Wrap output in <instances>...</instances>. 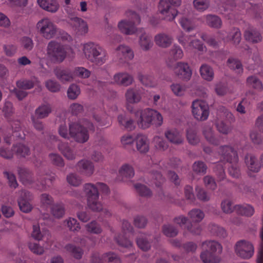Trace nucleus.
Masks as SVG:
<instances>
[{
	"instance_id": "1",
	"label": "nucleus",
	"mask_w": 263,
	"mask_h": 263,
	"mask_svg": "<svg viewBox=\"0 0 263 263\" xmlns=\"http://www.w3.org/2000/svg\"><path fill=\"white\" fill-rule=\"evenodd\" d=\"M95 127L93 124L89 120L84 119L81 124L79 123L72 122L69 125V130L65 124H62L59 128L60 135L68 139L69 136L73 138L76 141L83 143L87 142L89 139L88 130L93 132Z\"/></svg>"
},
{
	"instance_id": "2",
	"label": "nucleus",
	"mask_w": 263,
	"mask_h": 263,
	"mask_svg": "<svg viewBox=\"0 0 263 263\" xmlns=\"http://www.w3.org/2000/svg\"><path fill=\"white\" fill-rule=\"evenodd\" d=\"M99 190L104 194L109 193V187L104 183L97 182L95 184L88 183L84 184V191L87 196V205L93 211L99 212L102 210V214L105 217H109L111 216L110 212L106 209H103L102 203L99 201Z\"/></svg>"
},
{
	"instance_id": "3",
	"label": "nucleus",
	"mask_w": 263,
	"mask_h": 263,
	"mask_svg": "<svg viewBox=\"0 0 263 263\" xmlns=\"http://www.w3.org/2000/svg\"><path fill=\"white\" fill-rule=\"evenodd\" d=\"M82 51L85 58L97 66L103 65L108 59L106 50L95 42H88L84 44Z\"/></svg>"
},
{
	"instance_id": "4",
	"label": "nucleus",
	"mask_w": 263,
	"mask_h": 263,
	"mask_svg": "<svg viewBox=\"0 0 263 263\" xmlns=\"http://www.w3.org/2000/svg\"><path fill=\"white\" fill-rule=\"evenodd\" d=\"M135 116L136 118H139L138 124L143 129L149 127L151 124L160 126L163 123L162 115L157 110L152 109L137 110L135 112Z\"/></svg>"
},
{
	"instance_id": "5",
	"label": "nucleus",
	"mask_w": 263,
	"mask_h": 263,
	"mask_svg": "<svg viewBox=\"0 0 263 263\" xmlns=\"http://www.w3.org/2000/svg\"><path fill=\"white\" fill-rule=\"evenodd\" d=\"M217 152L221 156L220 159L231 164L228 168L230 175L234 178H238L240 175V170L237 164L238 157L233 148L229 146L219 147Z\"/></svg>"
},
{
	"instance_id": "6",
	"label": "nucleus",
	"mask_w": 263,
	"mask_h": 263,
	"mask_svg": "<svg viewBox=\"0 0 263 263\" xmlns=\"http://www.w3.org/2000/svg\"><path fill=\"white\" fill-rule=\"evenodd\" d=\"M46 51L48 58L54 63L62 62L67 55L65 46L54 40L48 43Z\"/></svg>"
},
{
	"instance_id": "7",
	"label": "nucleus",
	"mask_w": 263,
	"mask_h": 263,
	"mask_svg": "<svg viewBox=\"0 0 263 263\" xmlns=\"http://www.w3.org/2000/svg\"><path fill=\"white\" fill-rule=\"evenodd\" d=\"M218 116L220 119V121L217 124V130L224 135L230 134L233 129L232 123L235 120L234 116L224 107L220 108L218 110Z\"/></svg>"
},
{
	"instance_id": "8",
	"label": "nucleus",
	"mask_w": 263,
	"mask_h": 263,
	"mask_svg": "<svg viewBox=\"0 0 263 263\" xmlns=\"http://www.w3.org/2000/svg\"><path fill=\"white\" fill-rule=\"evenodd\" d=\"M127 15L129 17V21H122L118 24L120 30L126 34H133L137 31L136 25L140 24L141 19L135 12L129 10Z\"/></svg>"
},
{
	"instance_id": "9",
	"label": "nucleus",
	"mask_w": 263,
	"mask_h": 263,
	"mask_svg": "<svg viewBox=\"0 0 263 263\" xmlns=\"http://www.w3.org/2000/svg\"><path fill=\"white\" fill-rule=\"evenodd\" d=\"M36 27L40 34L47 40L54 37L58 30L56 25L47 17L40 20Z\"/></svg>"
},
{
	"instance_id": "10",
	"label": "nucleus",
	"mask_w": 263,
	"mask_h": 263,
	"mask_svg": "<svg viewBox=\"0 0 263 263\" xmlns=\"http://www.w3.org/2000/svg\"><path fill=\"white\" fill-rule=\"evenodd\" d=\"M190 219L194 224L190 223L186 226V230L194 235H199L201 232V227L197 224L203 219L204 213L200 209H193L188 213Z\"/></svg>"
},
{
	"instance_id": "11",
	"label": "nucleus",
	"mask_w": 263,
	"mask_h": 263,
	"mask_svg": "<svg viewBox=\"0 0 263 263\" xmlns=\"http://www.w3.org/2000/svg\"><path fill=\"white\" fill-rule=\"evenodd\" d=\"M122 235L115 237L116 242L121 246L128 248L132 247V242L130 240L133 235V228L127 220H124L122 222Z\"/></svg>"
},
{
	"instance_id": "12",
	"label": "nucleus",
	"mask_w": 263,
	"mask_h": 263,
	"mask_svg": "<svg viewBox=\"0 0 263 263\" xmlns=\"http://www.w3.org/2000/svg\"><path fill=\"white\" fill-rule=\"evenodd\" d=\"M192 109L193 115L197 120H206L209 116V106L205 102L202 100L194 101L192 103Z\"/></svg>"
},
{
	"instance_id": "13",
	"label": "nucleus",
	"mask_w": 263,
	"mask_h": 263,
	"mask_svg": "<svg viewBox=\"0 0 263 263\" xmlns=\"http://www.w3.org/2000/svg\"><path fill=\"white\" fill-rule=\"evenodd\" d=\"M158 10L162 19L167 21H173L178 14L177 10L170 5L166 0H160Z\"/></svg>"
},
{
	"instance_id": "14",
	"label": "nucleus",
	"mask_w": 263,
	"mask_h": 263,
	"mask_svg": "<svg viewBox=\"0 0 263 263\" xmlns=\"http://www.w3.org/2000/svg\"><path fill=\"white\" fill-rule=\"evenodd\" d=\"M235 251L236 255L241 258L249 259L254 254V247L250 242L241 240L235 244Z\"/></svg>"
},
{
	"instance_id": "15",
	"label": "nucleus",
	"mask_w": 263,
	"mask_h": 263,
	"mask_svg": "<svg viewBox=\"0 0 263 263\" xmlns=\"http://www.w3.org/2000/svg\"><path fill=\"white\" fill-rule=\"evenodd\" d=\"M32 199V194L29 191L22 190L20 193V197L17 202L21 211L24 213H29L32 209V206L30 203Z\"/></svg>"
},
{
	"instance_id": "16",
	"label": "nucleus",
	"mask_w": 263,
	"mask_h": 263,
	"mask_svg": "<svg viewBox=\"0 0 263 263\" xmlns=\"http://www.w3.org/2000/svg\"><path fill=\"white\" fill-rule=\"evenodd\" d=\"M173 71L179 78L185 81L189 80L192 74L189 65L184 62H178L174 67Z\"/></svg>"
},
{
	"instance_id": "17",
	"label": "nucleus",
	"mask_w": 263,
	"mask_h": 263,
	"mask_svg": "<svg viewBox=\"0 0 263 263\" xmlns=\"http://www.w3.org/2000/svg\"><path fill=\"white\" fill-rule=\"evenodd\" d=\"M178 42L187 50H191L194 48L202 52L206 50L205 46H203L199 40H197L191 41L187 36L182 35L179 36Z\"/></svg>"
},
{
	"instance_id": "18",
	"label": "nucleus",
	"mask_w": 263,
	"mask_h": 263,
	"mask_svg": "<svg viewBox=\"0 0 263 263\" xmlns=\"http://www.w3.org/2000/svg\"><path fill=\"white\" fill-rule=\"evenodd\" d=\"M203 251L200 258L204 263H214V241H206L202 244Z\"/></svg>"
},
{
	"instance_id": "19",
	"label": "nucleus",
	"mask_w": 263,
	"mask_h": 263,
	"mask_svg": "<svg viewBox=\"0 0 263 263\" xmlns=\"http://www.w3.org/2000/svg\"><path fill=\"white\" fill-rule=\"evenodd\" d=\"M116 54L121 63L128 62L134 58L133 51L130 47L125 45H120L116 49Z\"/></svg>"
},
{
	"instance_id": "20",
	"label": "nucleus",
	"mask_w": 263,
	"mask_h": 263,
	"mask_svg": "<svg viewBox=\"0 0 263 263\" xmlns=\"http://www.w3.org/2000/svg\"><path fill=\"white\" fill-rule=\"evenodd\" d=\"M69 23L79 34L83 35L87 33L88 27L87 23L83 19L78 17H72L70 18Z\"/></svg>"
},
{
	"instance_id": "21",
	"label": "nucleus",
	"mask_w": 263,
	"mask_h": 263,
	"mask_svg": "<svg viewBox=\"0 0 263 263\" xmlns=\"http://www.w3.org/2000/svg\"><path fill=\"white\" fill-rule=\"evenodd\" d=\"M54 72L57 78L63 83L71 82L73 79V73L69 68L57 67Z\"/></svg>"
},
{
	"instance_id": "22",
	"label": "nucleus",
	"mask_w": 263,
	"mask_h": 263,
	"mask_svg": "<svg viewBox=\"0 0 263 263\" xmlns=\"http://www.w3.org/2000/svg\"><path fill=\"white\" fill-rule=\"evenodd\" d=\"M165 138L172 143L179 145L183 142L182 135L176 128L167 129L164 133Z\"/></svg>"
},
{
	"instance_id": "23",
	"label": "nucleus",
	"mask_w": 263,
	"mask_h": 263,
	"mask_svg": "<svg viewBox=\"0 0 263 263\" xmlns=\"http://www.w3.org/2000/svg\"><path fill=\"white\" fill-rule=\"evenodd\" d=\"M77 170L81 174L89 177L94 172V165L91 161L83 159L77 163Z\"/></svg>"
},
{
	"instance_id": "24",
	"label": "nucleus",
	"mask_w": 263,
	"mask_h": 263,
	"mask_svg": "<svg viewBox=\"0 0 263 263\" xmlns=\"http://www.w3.org/2000/svg\"><path fill=\"white\" fill-rule=\"evenodd\" d=\"M118 121L120 125L127 131L133 130L136 127L134 120L126 114L119 115L118 117Z\"/></svg>"
},
{
	"instance_id": "25",
	"label": "nucleus",
	"mask_w": 263,
	"mask_h": 263,
	"mask_svg": "<svg viewBox=\"0 0 263 263\" xmlns=\"http://www.w3.org/2000/svg\"><path fill=\"white\" fill-rule=\"evenodd\" d=\"M136 148L141 153H146L149 149V142L147 137L142 134H138L136 139Z\"/></svg>"
},
{
	"instance_id": "26",
	"label": "nucleus",
	"mask_w": 263,
	"mask_h": 263,
	"mask_svg": "<svg viewBox=\"0 0 263 263\" xmlns=\"http://www.w3.org/2000/svg\"><path fill=\"white\" fill-rule=\"evenodd\" d=\"M114 80V82L118 85L127 86L132 83L133 78L126 72H120L115 74Z\"/></svg>"
},
{
	"instance_id": "27",
	"label": "nucleus",
	"mask_w": 263,
	"mask_h": 263,
	"mask_svg": "<svg viewBox=\"0 0 263 263\" xmlns=\"http://www.w3.org/2000/svg\"><path fill=\"white\" fill-rule=\"evenodd\" d=\"M18 173L21 181L25 185H30L33 182V174L26 168L19 167Z\"/></svg>"
},
{
	"instance_id": "28",
	"label": "nucleus",
	"mask_w": 263,
	"mask_h": 263,
	"mask_svg": "<svg viewBox=\"0 0 263 263\" xmlns=\"http://www.w3.org/2000/svg\"><path fill=\"white\" fill-rule=\"evenodd\" d=\"M37 3L42 8L52 13L57 12L59 8L57 0H37Z\"/></svg>"
},
{
	"instance_id": "29",
	"label": "nucleus",
	"mask_w": 263,
	"mask_h": 263,
	"mask_svg": "<svg viewBox=\"0 0 263 263\" xmlns=\"http://www.w3.org/2000/svg\"><path fill=\"white\" fill-rule=\"evenodd\" d=\"M125 97L128 103H135L139 102L141 99V91L137 88H131L127 90Z\"/></svg>"
},
{
	"instance_id": "30",
	"label": "nucleus",
	"mask_w": 263,
	"mask_h": 263,
	"mask_svg": "<svg viewBox=\"0 0 263 263\" xmlns=\"http://www.w3.org/2000/svg\"><path fill=\"white\" fill-rule=\"evenodd\" d=\"M215 90L217 95L219 96L233 93L235 92L234 87L232 86H229L226 82L218 83Z\"/></svg>"
},
{
	"instance_id": "31",
	"label": "nucleus",
	"mask_w": 263,
	"mask_h": 263,
	"mask_svg": "<svg viewBox=\"0 0 263 263\" xmlns=\"http://www.w3.org/2000/svg\"><path fill=\"white\" fill-rule=\"evenodd\" d=\"M155 41L159 46L166 48L171 44L172 38L165 33H160L155 36Z\"/></svg>"
},
{
	"instance_id": "32",
	"label": "nucleus",
	"mask_w": 263,
	"mask_h": 263,
	"mask_svg": "<svg viewBox=\"0 0 263 263\" xmlns=\"http://www.w3.org/2000/svg\"><path fill=\"white\" fill-rule=\"evenodd\" d=\"M12 151L17 157H26L30 154L29 148L23 144H16L13 145Z\"/></svg>"
},
{
	"instance_id": "33",
	"label": "nucleus",
	"mask_w": 263,
	"mask_h": 263,
	"mask_svg": "<svg viewBox=\"0 0 263 263\" xmlns=\"http://www.w3.org/2000/svg\"><path fill=\"white\" fill-rule=\"evenodd\" d=\"M245 162L250 171L254 172L259 171L260 168L259 163L253 155L247 154L245 157Z\"/></svg>"
},
{
	"instance_id": "34",
	"label": "nucleus",
	"mask_w": 263,
	"mask_h": 263,
	"mask_svg": "<svg viewBox=\"0 0 263 263\" xmlns=\"http://www.w3.org/2000/svg\"><path fill=\"white\" fill-rule=\"evenodd\" d=\"M247 85L258 91H262L263 90V84L261 81L256 76H251L249 77L246 80Z\"/></svg>"
},
{
	"instance_id": "35",
	"label": "nucleus",
	"mask_w": 263,
	"mask_h": 263,
	"mask_svg": "<svg viewBox=\"0 0 263 263\" xmlns=\"http://www.w3.org/2000/svg\"><path fill=\"white\" fill-rule=\"evenodd\" d=\"M244 36L246 40L252 43L259 42L262 39L260 33L257 30L253 29L246 30Z\"/></svg>"
},
{
	"instance_id": "36",
	"label": "nucleus",
	"mask_w": 263,
	"mask_h": 263,
	"mask_svg": "<svg viewBox=\"0 0 263 263\" xmlns=\"http://www.w3.org/2000/svg\"><path fill=\"white\" fill-rule=\"evenodd\" d=\"M119 175L122 177V180L130 179L134 177L135 172L133 167L128 164H125L122 166L119 171Z\"/></svg>"
},
{
	"instance_id": "37",
	"label": "nucleus",
	"mask_w": 263,
	"mask_h": 263,
	"mask_svg": "<svg viewBox=\"0 0 263 263\" xmlns=\"http://www.w3.org/2000/svg\"><path fill=\"white\" fill-rule=\"evenodd\" d=\"M11 126V130L13 133L12 136L15 137L16 139H24L25 135L21 130V123L19 121H14L10 123Z\"/></svg>"
},
{
	"instance_id": "38",
	"label": "nucleus",
	"mask_w": 263,
	"mask_h": 263,
	"mask_svg": "<svg viewBox=\"0 0 263 263\" xmlns=\"http://www.w3.org/2000/svg\"><path fill=\"white\" fill-rule=\"evenodd\" d=\"M59 151L65 158L69 160H72L75 158V154L69 147L67 143H60L58 145Z\"/></svg>"
},
{
	"instance_id": "39",
	"label": "nucleus",
	"mask_w": 263,
	"mask_h": 263,
	"mask_svg": "<svg viewBox=\"0 0 263 263\" xmlns=\"http://www.w3.org/2000/svg\"><path fill=\"white\" fill-rule=\"evenodd\" d=\"M136 242L138 247L144 251L148 250L151 248L147 236L144 234H141L137 237Z\"/></svg>"
},
{
	"instance_id": "40",
	"label": "nucleus",
	"mask_w": 263,
	"mask_h": 263,
	"mask_svg": "<svg viewBox=\"0 0 263 263\" xmlns=\"http://www.w3.org/2000/svg\"><path fill=\"white\" fill-rule=\"evenodd\" d=\"M50 209L52 215L56 218H61L65 214L64 205L62 202L53 204Z\"/></svg>"
},
{
	"instance_id": "41",
	"label": "nucleus",
	"mask_w": 263,
	"mask_h": 263,
	"mask_svg": "<svg viewBox=\"0 0 263 263\" xmlns=\"http://www.w3.org/2000/svg\"><path fill=\"white\" fill-rule=\"evenodd\" d=\"M37 82L36 79H21L16 82L17 87L22 89L28 90L32 88Z\"/></svg>"
},
{
	"instance_id": "42",
	"label": "nucleus",
	"mask_w": 263,
	"mask_h": 263,
	"mask_svg": "<svg viewBox=\"0 0 263 263\" xmlns=\"http://www.w3.org/2000/svg\"><path fill=\"white\" fill-rule=\"evenodd\" d=\"M183 56V53L180 47L174 45L169 52L168 59L170 61H177L181 59Z\"/></svg>"
},
{
	"instance_id": "43",
	"label": "nucleus",
	"mask_w": 263,
	"mask_h": 263,
	"mask_svg": "<svg viewBox=\"0 0 263 263\" xmlns=\"http://www.w3.org/2000/svg\"><path fill=\"white\" fill-rule=\"evenodd\" d=\"M235 208L237 212L241 215L251 216L254 212V208L249 204L237 205Z\"/></svg>"
},
{
	"instance_id": "44",
	"label": "nucleus",
	"mask_w": 263,
	"mask_h": 263,
	"mask_svg": "<svg viewBox=\"0 0 263 263\" xmlns=\"http://www.w3.org/2000/svg\"><path fill=\"white\" fill-rule=\"evenodd\" d=\"M41 206L46 210L50 208L54 204L53 197L46 193L41 194L40 196Z\"/></svg>"
},
{
	"instance_id": "45",
	"label": "nucleus",
	"mask_w": 263,
	"mask_h": 263,
	"mask_svg": "<svg viewBox=\"0 0 263 263\" xmlns=\"http://www.w3.org/2000/svg\"><path fill=\"white\" fill-rule=\"evenodd\" d=\"M227 65L228 67L238 73H242L243 72V68L242 64L239 60L237 59L230 58L227 61Z\"/></svg>"
},
{
	"instance_id": "46",
	"label": "nucleus",
	"mask_w": 263,
	"mask_h": 263,
	"mask_svg": "<svg viewBox=\"0 0 263 263\" xmlns=\"http://www.w3.org/2000/svg\"><path fill=\"white\" fill-rule=\"evenodd\" d=\"M153 143L155 148L159 151H164L168 147L167 142L161 136H155L153 138Z\"/></svg>"
},
{
	"instance_id": "47",
	"label": "nucleus",
	"mask_w": 263,
	"mask_h": 263,
	"mask_svg": "<svg viewBox=\"0 0 263 263\" xmlns=\"http://www.w3.org/2000/svg\"><path fill=\"white\" fill-rule=\"evenodd\" d=\"M200 72L203 79L211 81L213 79L214 72L213 69L206 64L202 65L200 69Z\"/></svg>"
},
{
	"instance_id": "48",
	"label": "nucleus",
	"mask_w": 263,
	"mask_h": 263,
	"mask_svg": "<svg viewBox=\"0 0 263 263\" xmlns=\"http://www.w3.org/2000/svg\"><path fill=\"white\" fill-rule=\"evenodd\" d=\"M139 43L142 49L146 51L149 50L153 44L152 37L145 34L140 36Z\"/></svg>"
},
{
	"instance_id": "49",
	"label": "nucleus",
	"mask_w": 263,
	"mask_h": 263,
	"mask_svg": "<svg viewBox=\"0 0 263 263\" xmlns=\"http://www.w3.org/2000/svg\"><path fill=\"white\" fill-rule=\"evenodd\" d=\"M51 111V108L49 104H44L35 110V115L38 118L42 119L47 117Z\"/></svg>"
},
{
	"instance_id": "50",
	"label": "nucleus",
	"mask_w": 263,
	"mask_h": 263,
	"mask_svg": "<svg viewBox=\"0 0 263 263\" xmlns=\"http://www.w3.org/2000/svg\"><path fill=\"white\" fill-rule=\"evenodd\" d=\"M65 248L67 251L70 253L76 259H80L83 254V251L81 248L71 244L67 245Z\"/></svg>"
},
{
	"instance_id": "51",
	"label": "nucleus",
	"mask_w": 263,
	"mask_h": 263,
	"mask_svg": "<svg viewBox=\"0 0 263 263\" xmlns=\"http://www.w3.org/2000/svg\"><path fill=\"white\" fill-rule=\"evenodd\" d=\"M214 123H210L209 124L204 126L203 134L207 141L211 144L214 143V134L213 131V126Z\"/></svg>"
},
{
	"instance_id": "52",
	"label": "nucleus",
	"mask_w": 263,
	"mask_h": 263,
	"mask_svg": "<svg viewBox=\"0 0 263 263\" xmlns=\"http://www.w3.org/2000/svg\"><path fill=\"white\" fill-rule=\"evenodd\" d=\"M139 79L144 85L147 87H154L157 85L154 78L150 75L139 74Z\"/></svg>"
},
{
	"instance_id": "53",
	"label": "nucleus",
	"mask_w": 263,
	"mask_h": 263,
	"mask_svg": "<svg viewBox=\"0 0 263 263\" xmlns=\"http://www.w3.org/2000/svg\"><path fill=\"white\" fill-rule=\"evenodd\" d=\"M85 228L88 232L96 234H100L102 231L100 224L95 220L87 223L85 226Z\"/></svg>"
},
{
	"instance_id": "54",
	"label": "nucleus",
	"mask_w": 263,
	"mask_h": 263,
	"mask_svg": "<svg viewBox=\"0 0 263 263\" xmlns=\"http://www.w3.org/2000/svg\"><path fill=\"white\" fill-rule=\"evenodd\" d=\"M186 138L189 143L192 145H196L199 142V138L197 135L196 131L192 128L187 129Z\"/></svg>"
},
{
	"instance_id": "55",
	"label": "nucleus",
	"mask_w": 263,
	"mask_h": 263,
	"mask_svg": "<svg viewBox=\"0 0 263 263\" xmlns=\"http://www.w3.org/2000/svg\"><path fill=\"white\" fill-rule=\"evenodd\" d=\"M134 186L136 191L140 196L148 197L152 195L151 191L145 185L137 183L135 184Z\"/></svg>"
},
{
	"instance_id": "56",
	"label": "nucleus",
	"mask_w": 263,
	"mask_h": 263,
	"mask_svg": "<svg viewBox=\"0 0 263 263\" xmlns=\"http://www.w3.org/2000/svg\"><path fill=\"white\" fill-rule=\"evenodd\" d=\"M69 230L72 232H78L80 229V226L77 220L73 218H69L64 221Z\"/></svg>"
},
{
	"instance_id": "57",
	"label": "nucleus",
	"mask_w": 263,
	"mask_h": 263,
	"mask_svg": "<svg viewBox=\"0 0 263 263\" xmlns=\"http://www.w3.org/2000/svg\"><path fill=\"white\" fill-rule=\"evenodd\" d=\"M162 231L165 236L170 237L176 236L178 233L177 228L170 224L164 225Z\"/></svg>"
},
{
	"instance_id": "58",
	"label": "nucleus",
	"mask_w": 263,
	"mask_h": 263,
	"mask_svg": "<svg viewBox=\"0 0 263 263\" xmlns=\"http://www.w3.org/2000/svg\"><path fill=\"white\" fill-rule=\"evenodd\" d=\"M80 93V89L77 85L71 84L68 89L67 96L71 100L76 99Z\"/></svg>"
},
{
	"instance_id": "59",
	"label": "nucleus",
	"mask_w": 263,
	"mask_h": 263,
	"mask_svg": "<svg viewBox=\"0 0 263 263\" xmlns=\"http://www.w3.org/2000/svg\"><path fill=\"white\" fill-rule=\"evenodd\" d=\"M228 37L235 45H238L241 41V33L239 29L234 28L230 33Z\"/></svg>"
},
{
	"instance_id": "60",
	"label": "nucleus",
	"mask_w": 263,
	"mask_h": 263,
	"mask_svg": "<svg viewBox=\"0 0 263 263\" xmlns=\"http://www.w3.org/2000/svg\"><path fill=\"white\" fill-rule=\"evenodd\" d=\"M153 178V182L156 186L159 187L164 182V178L162 177L161 173L158 171H153L151 173Z\"/></svg>"
},
{
	"instance_id": "61",
	"label": "nucleus",
	"mask_w": 263,
	"mask_h": 263,
	"mask_svg": "<svg viewBox=\"0 0 263 263\" xmlns=\"http://www.w3.org/2000/svg\"><path fill=\"white\" fill-rule=\"evenodd\" d=\"M206 164L202 161L195 162L193 165V171L197 174L203 175L206 173Z\"/></svg>"
},
{
	"instance_id": "62",
	"label": "nucleus",
	"mask_w": 263,
	"mask_h": 263,
	"mask_svg": "<svg viewBox=\"0 0 263 263\" xmlns=\"http://www.w3.org/2000/svg\"><path fill=\"white\" fill-rule=\"evenodd\" d=\"M193 4L196 9L202 12L208 8L209 2L208 0H194Z\"/></svg>"
},
{
	"instance_id": "63",
	"label": "nucleus",
	"mask_w": 263,
	"mask_h": 263,
	"mask_svg": "<svg viewBox=\"0 0 263 263\" xmlns=\"http://www.w3.org/2000/svg\"><path fill=\"white\" fill-rule=\"evenodd\" d=\"M67 182L71 185L77 186L82 182V179L80 176L74 173H71L67 176Z\"/></svg>"
},
{
	"instance_id": "64",
	"label": "nucleus",
	"mask_w": 263,
	"mask_h": 263,
	"mask_svg": "<svg viewBox=\"0 0 263 263\" xmlns=\"http://www.w3.org/2000/svg\"><path fill=\"white\" fill-rule=\"evenodd\" d=\"M105 262L107 260L109 263H121V260L118 256L111 252L103 254Z\"/></svg>"
}]
</instances>
